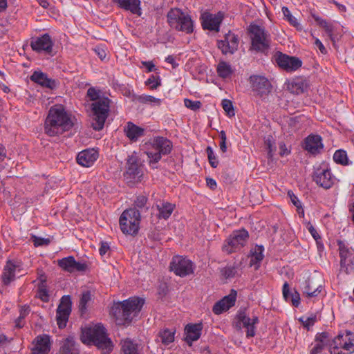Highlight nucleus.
Segmentation results:
<instances>
[{
  "mask_svg": "<svg viewBox=\"0 0 354 354\" xmlns=\"http://www.w3.org/2000/svg\"><path fill=\"white\" fill-rule=\"evenodd\" d=\"M87 96L92 101H97L99 98V93L95 88H89L87 91Z\"/></svg>",
  "mask_w": 354,
  "mask_h": 354,
  "instance_id": "0e129e2a",
  "label": "nucleus"
},
{
  "mask_svg": "<svg viewBox=\"0 0 354 354\" xmlns=\"http://www.w3.org/2000/svg\"><path fill=\"white\" fill-rule=\"evenodd\" d=\"M91 293L89 290L84 291L82 293L78 306L81 315L86 313L88 304L91 301Z\"/></svg>",
  "mask_w": 354,
  "mask_h": 354,
  "instance_id": "c03bdc74",
  "label": "nucleus"
},
{
  "mask_svg": "<svg viewBox=\"0 0 354 354\" xmlns=\"http://www.w3.org/2000/svg\"><path fill=\"white\" fill-rule=\"evenodd\" d=\"M169 268L176 275L184 277L193 274L195 266L191 260L183 256L177 255L172 258L169 263Z\"/></svg>",
  "mask_w": 354,
  "mask_h": 354,
  "instance_id": "2eb2a0df",
  "label": "nucleus"
},
{
  "mask_svg": "<svg viewBox=\"0 0 354 354\" xmlns=\"http://www.w3.org/2000/svg\"><path fill=\"white\" fill-rule=\"evenodd\" d=\"M237 272L236 268L234 266H228L224 268L223 270V275L226 278L234 277Z\"/></svg>",
  "mask_w": 354,
  "mask_h": 354,
  "instance_id": "13d9d810",
  "label": "nucleus"
},
{
  "mask_svg": "<svg viewBox=\"0 0 354 354\" xmlns=\"http://www.w3.org/2000/svg\"><path fill=\"white\" fill-rule=\"evenodd\" d=\"M283 297L286 301H290L292 305L295 307H297L300 304V295L299 293L294 290L293 292L290 291L289 284L288 282H285L283 286Z\"/></svg>",
  "mask_w": 354,
  "mask_h": 354,
  "instance_id": "2f4dec72",
  "label": "nucleus"
},
{
  "mask_svg": "<svg viewBox=\"0 0 354 354\" xmlns=\"http://www.w3.org/2000/svg\"><path fill=\"white\" fill-rule=\"evenodd\" d=\"M51 347L52 342L50 335H39L31 342L30 354H48Z\"/></svg>",
  "mask_w": 354,
  "mask_h": 354,
  "instance_id": "f3484780",
  "label": "nucleus"
},
{
  "mask_svg": "<svg viewBox=\"0 0 354 354\" xmlns=\"http://www.w3.org/2000/svg\"><path fill=\"white\" fill-rule=\"evenodd\" d=\"M69 315H70L56 313L57 323L59 328H63L66 327Z\"/></svg>",
  "mask_w": 354,
  "mask_h": 354,
  "instance_id": "4d7b16f0",
  "label": "nucleus"
},
{
  "mask_svg": "<svg viewBox=\"0 0 354 354\" xmlns=\"http://www.w3.org/2000/svg\"><path fill=\"white\" fill-rule=\"evenodd\" d=\"M119 6L125 10L130 11L133 14L140 16V0H118Z\"/></svg>",
  "mask_w": 354,
  "mask_h": 354,
  "instance_id": "473e14b6",
  "label": "nucleus"
},
{
  "mask_svg": "<svg viewBox=\"0 0 354 354\" xmlns=\"http://www.w3.org/2000/svg\"><path fill=\"white\" fill-rule=\"evenodd\" d=\"M263 251V245H256L254 249L251 250L250 266H254L255 270L260 267V263L264 257Z\"/></svg>",
  "mask_w": 354,
  "mask_h": 354,
  "instance_id": "72a5a7b5",
  "label": "nucleus"
},
{
  "mask_svg": "<svg viewBox=\"0 0 354 354\" xmlns=\"http://www.w3.org/2000/svg\"><path fill=\"white\" fill-rule=\"evenodd\" d=\"M216 72L220 77L226 79L232 75L234 71L230 64L224 61H222L218 64Z\"/></svg>",
  "mask_w": 354,
  "mask_h": 354,
  "instance_id": "4c0bfd02",
  "label": "nucleus"
},
{
  "mask_svg": "<svg viewBox=\"0 0 354 354\" xmlns=\"http://www.w3.org/2000/svg\"><path fill=\"white\" fill-rule=\"evenodd\" d=\"M175 207L176 205L173 203L160 201L158 203H156V207L158 210V218L165 220L168 219L174 210Z\"/></svg>",
  "mask_w": 354,
  "mask_h": 354,
  "instance_id": "7c9ffc66",
  "label": "nucleus"
},
{
  "mask_svg": "<svg viewBox=\"0 0 354 354\" xmlns=\"http://www.w3.org/2000/svg\"><path fill=\"white\" fill-rule=\"evenodd\" d=\"M171 149L172 143L169 139L162 136L155 137L151 143V148L146 151L149 165L157 164L162 156L170 153Z\"/></svg>",
  "mask_w": 354,
  "mask_h": 354,
  "instance_id": "423d86ee",
  "label": "nucleus"
},
{
  "mask_svg": "<svg viewBox=\"0 0 354 354\" xmlns=\"http://www.w3.org/2000/svg\"><path fill=\"white\" fill-rule=\"evenodd\" d=\"M59 354H79L73 337H68L62 342Z\"/></svg>",
  "mask_w": 354,
  "mask_h": 354,
  "instance_id": "f704fd0d",
  "label": "nucleus"
},
{
  "mask_svg": "<svg viewBox=\"0 0 354 354\" xmlns=\"http://www.w3.org/2000/svg\"><path fill=\"white\" fill-rule=\"evenodd\" d=\"M17 266L11 261H8L3 268L1 279L3 286H8L15 280V271Z\"/></svg>",
  "mask_w": 354,
  "mask_h": 354,
  "instance_id": "cd10ccee",
  "label": "nucleus"
},
{
  "mask_svg": "<svg viewBox=\"0 0 354 354\" xmlns=\"http://www.w3.org/2000/svg\"><path fill=\"white\" fill-rule=\"evenodd\" d=\"M144 175L143 165L136 155L129 156L124 177L128 184L135 185L142 181Z\"/></svg>",
  "mask_w": 354,
  "mask_h": 354,
  "instance_id": "1a4fd4ad",
  "label": "nucleus"
},
{
  "mask_svg": "<svg viewBox=\"0 0 354 354\" xmlns=\"http://www.w3.org/2000/svg\"><path fill=\"white\" fill-rule=\"evenodd\" d=\"M54 43L49 34L45 33L41 36L32 37L30 41L32 50L39 54H44L53 57Z\"/></svg>",
  "mask_w": 354,
  "mask_h": 354,
  "instance_id": "4468645a",
  "label": "nucleus"
},
{
  "mask_svg": "<svg viewBox=\"0 0 354 354\" xmlns=\"http://www.w3.org/2000/svg\"><path fill=\"white\" fill-rule=\"evenodd\" d=\"M250 83L252 91L262 99L267 97L272 91L270 82L263 76H251Z\"/></svg>",
  "mask_w": 354,
  "mask_h": 354,
  "instance_id": "dca6fc26",
  "label": "nucleus"
},
{
  "mask_svg": "<svg viewBox=\"0 0 354 354\" xmlns=\"http://www.w3.org/2000/svg\"><path fill=\"white\" fill-rule=\"evenodd\" d=\"M202 329L203 325L201 323L187 324L185 328L186 342L192 345L193 342L198 340L201 337Z\"/></svg>",
  "mask_w": 354,
  "mask_h": 354,
  "instance_id": "bb28decb",
  "label": "nucleus"
},
{
  "mask_svg": "<svg viewBox=\"0 0 354 354\" xmlns=\"http://www.w3.org/2000/svg\"><path fill=\"white\" fill-rule=\"evenodd\" d=\"M169 26L180 32L191 34L194 30V23L191 16L180 8H171L167 15Z\"/></svg>",
  "mask_w": 354,
  "mask_h": 354,
  "instance_id": "39448f33",
  "label": "nucleus"
},
{
  "mask_svg": "<svg viewBox=\"0 0 354 354\" xmlns=\"http://www.w3.org/2000/svg\"><path fill=\"white\" fill-rule=\"evenodd\" d=\"M57 265L62 270L73 273L75 272H84L88 266L84 262L77 261L73 256H68L57 261Z\"/></svg>",
  "mask_w": 354,
  "mask_h": 354,
  "instance_id": "aec40b11",
  "label": "nucleus"
},
{
  "mask_svg": "<svg viewBox=\"0 0 354 354\" xmlns=\"http://www.w3.org/2000/svg\"><path fill=\"white\" fill-rule=\"evenodd\" d=\"M264 142L268 152V158H272L275 150L274 142L270 138H266Z\"/></svg>",
  "mask_w": 354,
  "mask_h": 354,
  "instance_id": "864d4df0",
  "label": "nucleus"
},
{
  "mask_svg": "<svg viewBox=\"0 0 354 354\" xmlns=\"http://www.w3.org/2000/svg\"><path fill=\"white\" fill-rule=\"evenodd\" d=\"M236 299V291L232 290L230 293L225 296L223 299L215 303L212 308V311L216 315H220L223 312L229 310L235 304Z\"/></svg>",
  "mask_w": 354,
  "mask_h": 354,
  "instance_id": "4be33fe9",
  "label": "nucleus"
},
{
  "mask_svg": "<svg viewBox=\"0 0 354 354\" xmlns=\"http://www.w3.org/2000/svg\"><path fill=\"white\" fill-rule=\"evenodd\" d=\"M123 354H138V345L132 340L126 339L121 341Z\"/></svg>",
  "mask_w": 354,
  "mask_h": 354,
  "instance_id": "ea45409f",
  "label": "nucleus"
},
{
  "mask_svg": "<svg viewBox=\"0 0 354 354\" xmlns=\"http://www.w3.org/2000/svg\"><path fill=\"white\" fill-rule=\"evenodd\" d=\"M142 66L146 67L147 73H149L151 71H156L157 70L155 64L151 61L142 62Z\"/></svg>",
  "mask_w": 354,
  "mask_h": 354,
  "instance_id": "774afa93",
  "label": "nucleus"
},
{
  "mask_svg": "<svg viewBox=\"0 0 354 354\" xmlns=\"http://www.w3.org/2000/svg\"><path fill=\"white\" fill-rule=\"evenodd\" d=\"M282 12L284 15V17L286 19V20L294 27L297 28V29L300 27L299 23L297 21V19L292 15L289 9L283 6L281 9Z\"/></svg>",
  "mask_w": 354,
  "mask_h": 354,
  "instance_id": "8fccbe9b",
  "label": "nucleus"
},
{
  "mask_svg": "<svg viewBox=\"0 0 354 354\" xmlns=\"http://www.w3.org/2000/svg\"><path fill=\"white\" fill-rule=\"evenodd\" d=\"M279 155L281 156H288L290 153V149L287 147L284 142H280L279 145Z\"/></svg>",
  "mask_w": 354,
  "mask_h": 354,
  "instance_id": "338daca9",
  "label": "nucleus"
},
{
  "mask_svg": "<svg viewBox=\"0 0 354 354\" xmlns=\"http://www.w3.org/2000/svg\"><path fill=\"white\" fill-rule=\"evenodd\" d=\"M145 85L149 89L155 90L161 85V79L159 75H151L145 82Z\"/></svg>",
  "mask_w": 354,
  "mask_h": 354,
  "instance_id": "09e8293b",
  "label": "nucleus"
},
{
  "mask_svg": "<svg viewBox=\"0 0 354 354\" xmlns=\"http://www.w3.org/2000/svg\"><path fill=\"white\" fill-rule=\"evenodd\" d=\"M329 340V334L327 332H322L317 333L315 338V342L321 343V344L326 346Z\"/></svg>",
  "mask_w": 354,
  "mask_h": 354,
  "instance_id": "5fc2aeb1",
  "label": "nucleus"
},
{
  "mask_svg": "<svg viewBox=\"0 0 354 354\" xmlns=\"http://www.w3.org/2000/svg\"><path fill=\"white\" fill-rule=\"evenodd\" d=\"M324 148L322 137L319 135H309L304 140V149L309 153L316 156Z\"/></svg>",
  "mask_w": 354,
  "mask_h": 354,
  "instance_id": "5701e85b",
  "label": "nucleus"
},
{
  "mask_svg": "<svg viewBox=\"0 0 354 354\" xmlns=\"http://www.w3.org/2000/svg\"><path fill=\"white\" fill-rule=\"evenodd\" d=\"M313 180L318 186L328 189L334 185L335 177L332 174L328 165L322 162L314 167Z\"/></svg>",
  "mask_w": 354,
  "mask_h": 354,
  "instance_id": "9b49d317",
  "label": "nucleus"
},
{
  "mask_svg": "<svg viewBox=\"0 0 354 354\" xmlns=\"http://www.w3.org/2000/svg\"><path fill=\"white\" fill-rule=\"evenodd\" d=\"M238 320L243 327L246 328V337H253L255 335V325L259 322L258 317L254 315L251 318L247 316L245 312H241L238 315Z\"/></svg>",
  "mask_w": 354,
  "mask_h": 354,
  "instance_id": "b1692460",
  "label": "nucleus"
},
{
  "mask_svg": "<svg viewBox=\"0 0 354 354\" xmlns=\"http://www.w3.org/2000/svg\"><path fill=\"white\" fill-rule=\"evenodd\" d=\"M311 345L313 347L310 350V354H320L325 347V346L321 344V343L315 342Z\"/></svg>",
  "mask_w": 354,
  "mask_h": 354,
  "instance_id": "680f3d73",
  "label": "nucleus"
},
{
  "mask_svg": "<svg viewBox=\"0 0 354 354\" xmlns=\"http://www.w3.org/2000/svg\"><path fill=\"white\" fill-rule=\"evenodd\" d=\"M75 118L68 113L62 104H55L48 111L44 123L45 133L56 136L71 130L74 126Z\"/></svg>",
  "mask_w": 354,
  "mask_h": 354,
  "instance_id": "f257e3e1",
  "label": "nucleus"
},
{
  "mask_svg": "<svg viewBox=\"0 0 354 354\" xmlns=\"http://www.w3.org/2000/svg\"><path fill=\"white\" fill-rule=\"evenodd\" d=\"M81 340L84 344L96 346L103 351L104 354H109L112 351V342L107 337L106 329L101 324L83 328Z\"/></svg>",
  "mask_w": 354,
  "mask_h": 354,
  "instance_id": "7ed1b4c3",
  "label": "nucleus"
},
{
  "mask_svg": "<svg viewBox=\"0 0 354 354\" xmlns=\"http://www.w3.org/2000/svg\"><path fill=\"white\" fill-rule=\"evenodd\" d=\"M239 42L238 36L230 31L223 39L217 41V46L223 55H233L238 49Z\"/></svg>",
  "mask_w": 354,
  "mask_h": 354,
  "instance_id": "6ab92c4d",
  "label": "nucleus"
},
{
  "mask_svg": "<svg viewBox=\"0 0 354 354\" xmlns=\"http://www.w3.org/2000/svg\"><path fill=\"white\" fill-rule=\"evenodd\" d=\"M354 353V333L346 330L339 334L330 345V354H351Z\"/></svg>",
  "mask_w": 354,
  "mask_h": 354,
  "instance_id": "6e6552de",
  "label": "nucleus"
},
{
  "mask_svg": "<svg viewBox=\"0 0 354 354\" xmlns=\"http://www.w3.org/2000/svg\"><path fill=\"white\" fill-rule=\"evenodd\" d=\"M288 195L290 197L293 205L297 207V209L301 208V203L299 200V198L294 194V193L292 191H289L288 192Z\"/></svg>",
  "mask_w": 354,
  "mask_h": 354,
  "instance_id": "69168bd1",
  "label": "nucleus"
},
{
  "mask_svg": "<svg viewBox=\"0 0 354 354\" xmlns=\"http://www.w3.org/2000/svg\"><path fill=\"white\" fill-rule=\"evenodd\" d=\"M98 156L97 151L94 149H87L77 154V162L83 167H89L97 160Z\"/></svg>",
  "mask_w": 354,
  "mask_h": 354,
  "instance_id": "a878e982",
  "label": "nucleus"
},
{
  "mask_svg": "<svg viewBox=\"0 0 354 354\" xmlns=\"http://www.w3.org/2000/svg\"><path fill=\"white\" fill-rule=\"evenodd\" d=\"M206 152L211 167L213 168H216L218 165V161L217 160L216 156L214 154L213 149L210 146H208L206 149Z\"/></svg>",
  "mask_w": 354,
  "mask_h": 354,
  "instance_id": "3c124183",
  "label": "nucleus"
},
{
  "mask_svg": "<svg viewBox=\"0 0 354 354\" xmlns=\"http://www.w3.org/2000/svg\"><path fill=\"white\" fill-rule=\"evenodd\" d=\"M322 290L323 286L322 285L317 286L312 279L305 281L302 288L303 295L309 299L317 297Z\"/></svg>",
  "mask_w": 354,
  "mask_h": 354,
  "instance_id": "c85d7f7f",
  "label": "nucleus"
},
{
  "mask_svg": "<svg viewBox=\"0 0 354 354\" xmlns=\"http://www.w3.org/2000/svg\"><path fill=\"white\" fill-rule=\"evenodd\" d=\"M313 18L317 23L318 25L323 27L326 31V32L330 37L331 41H335V37L333 36V28L329 24L326 20L322 19L320 17L315 14H312Z\"/></svg>",
  "mask_w": 354,
  "mask_h": 354,
  "instance_id": "79ce46f5",
  "label": "nucleus"
},
{
  "mask_svg": "<svg viewBox=\"0 0 354 354\" xmlns=\"http://www.w3.org/2000/svg\"><path fill=\"white\" fill-rule=\"evenodd\" d=\"M221 105L223 110L225 111L226 114L231 117L234 115V110L232 102L231 100L227 99H224L221 102Z\"/></svg>",
  "mask_w": 354,
  "mask_h": 354,
  "instance_id": "603ef678",
  "label": "nucleus"
},
{
  "mask_svg": "<svg viewBox=\"0 0 354 354\" xmlns=\"http://www.w3.org/2000/svg\"><path fill=\"white\" fill-rule=\"evenodd\" d=\"M145 300L138 297H130L129 299L120 302L113 309L115 321L118 326H129L140 312Z\"/></svg>",
  "mask_w": 354,
  "mask_h": 354,
  "instance_id": "f03ea898",
  "label": "nucleus"
},
{
  "mask_svg": "<svg viewBox=\"0 0 354 354\" xmlns=\"http://www.w3.org/2000/svg\"><path fill=\"white\" fill-rule=\"evenodd\" d=\"M306 227L311 236L315 240L318 250L319 252H322L324 249V246L322 243L321 236L310 222L307 223Z\"/></svg>",
  "mask_w": 354,
  "mask_h": 354,
  "instance_id": "a18cd8bd",
  "label": "nucleus"
},
{
  "mask_svg": "<svg viewBox=\"0 0 354 354\" xmlns=\"http://www.w3.org/2000/svg\"><path fill=\"white\" fill-rule=\"evenodd\" d=\"M334 161L342 165H348V159L347 156V153L344 150L339 149L337 150L333 155Z\"/></svg>",
  "mask_w": 354,
  "mask_h": 354,
  "instance_id": "de8ad7c7",
  "label": "nucleus"
},
{
  "mask_svg": "<svg viewBox=\"0 0 354 354\" xmlns=\"http://www.w3.org/2000/svg\"><path fill=\"white\" fill-rule=\"evenodd\" d=\"M299 321L302 322L303 326L305 328L309 329L310 326H313L315 324L316 322V316L309 317L306 318V319L301 318Z\"/></svg>",
  "mask_w": 354,
  "mask_h": 354,
  "instance_id": "052dcab7",
  "label": "nucleus"
},
{
  "mask_svg": "<svg viewBox=\"0 0 354 354\" xmlns=\"http://www.w3.org/2000/svg\"><path fill=\"white\" fill-rule=\"evenodd\" d=\"M147 202V198L146 196H138L136 198V199L134 202V204L137 207H138L140 209H142L145 207Z\"/></svg>",
  "mask_w": 354,
  "mask_h": 354,
  "instance_id": "e2e57ef3",
  "label": "nucleus"
},
{
  "mask_svg": "<svg viewBox=\"0 0 354 354\" xmlns=\"http://www.w3.org/2000/svg\"><path fill=\"white\" fill-rule=\"evenodd\" d=\"M175 330L168 328L160 330L157 337V341L167 346L174 341Z\"/></svg>",
  "mask_w": 354,
  "mask_h": 354,
  "instance_id": "c9c22d12",
  "label": "nucleus"
},
{
  "mask_svg": "<svg viewBox=\"0 0 354 354\" xmlns=\"http://www.w3.org/2000/svg\"><path fill=\"white\" fill-rule=\"evenodd\" d=\"M341 270L346 274L354 272V249L344 241L337 240Z\"/></svg>",
  "mask_w": 354,
  "mask_h": 354,
  "instance_id": "f8f14e48",
  "label": "nucleus"
},
{
  "mask_svg": "<svg viewBox=\"0 0 354 354\" xmlns=\"http://www.w3.org/2000/svg\"><path fill=\"white\" fill-rule=\"evenodd\" d=\"M71 299L69 295H64L61 298L60 304L57 309V314L70 315L71 312Z\"/></svg>",
  "mask_w": 354,
  "mask_h": 354,
  "instance_id": "e433bc0d",
  "label": "nucleus"
},
{
  "mask_svg": "<svg viewBox=\"0 0 354 354\" xmlns=\"http://www.w3.org/2000/svg\"><path fill=\"white\" fill-rule=\"evenodd\" d=\"M124 131L127 137L131 142H136L138 138L144 136L145 129L134 124L133 122H129L124 129Z\"/></svg>",
  "mask_w": 354,
  "mask_h": 354,
  "instance_id": "c756f323",
  "label": "nucleus"
},
{
  "mask_svg": "<svg viewBox=\"0 0 354 354\" xmlns=\"http://www.w3.org/2000/svg\"><path fill=\"white\" fill-rule=\"evenodd\" d=\"M184 104L187 108L192 111H197L201 106V102L200 101H193L187 98L184 100Z\"/></svg>",
  "mask_w": 354,
  "mask_h": 354,
  "instance_id": "6e6d98bb",
  "label": "nucleus"
},
{
  "mask_svg": "<svg viewBox=\"0 0 354 354\" xmlns=\"http://www.w3.org/2000/svg\"><path fill=\"white\" fill-rule=\"evenodd\" d=\"M135 100L141 104H147L151 106H160L162 100L152 95H140L135 97Z\"/></svg>",
  "mask_w": 354,
  "mask_h": 354,
  "instance_id": "58836bf2",
  "label": "nucleus"
},
{
  "mask_svg": "<svg viewBox=\"0 0 354 354\" xmlns=\"http://www.w3.org/2000/svg\"><path fill=\"white\" fill-rule=\"evenodd\" d=\"M37 296L44 302L49 301V294L46 284V278L40 277V283L37 288Z\"/></svg>",
  "mask_w": 354,
  "mask_h": 354,
  "instance_id": "37998d69",
  "label": "nucleus"
},
{
  "mask_svg": "<svg viewBox=\"0 0 354 354\" xmlns=\"http://www.w3.org/2000/svg\"><path fill=\"white\" fill-rule=\"evenodd\" d=\"M248 32L251 40L250 50L266 54L270 48V33L263 27L252 24L248 28Z\"/></svg>",
  "mask_w": 354,
  "mask_h": 354,
  "instance_id": "20e7f679",
  "label": "nucleus"
},
{
  "mask_svg": "<svg viewBox=\"0 0 354 354\" xmlns=\"http://www.w3.org/2000/svg\"><path fill=\"white\" fill-rule=\"evenodd\" d=\"M30 79L32 82L37 83L42 87L51 90L56 88L58 86V82L54 79L49 78L46 73L41 71H34L30 75Z\"/></svg>",
  "mask_w": 354,
  "mask_h": 354,
  "instance_id": "393cba45",
  "label": "nucleus"
},
{
  "mask_svg": "<svg viewBox=\"0 0 354 354\" xmlns=\"http://www.w3.org/2000/svg\"><path fill=\"white\" fill-rule=\"evenodd\" d=\"M140 213L136 208L124 210L119 220L121 231L125 234L136 235L139 230Z\"/></svg>",
  "mask_w": 354,
  "mask_h": 354,
  "instance_id": "0eeeda50",
  "label": "nucleus"
},
{
  "mask_svg": "<svg viewBox=\"0 0 354 354\" xmlns=\"http://www.w3.org/2000/svg\"><path fill=\"white\" fill-rule=\"evenodd\" d=\"M248 238V232L245 229L233 231L225 241L223 250L227 254L235 252L246 244Z\"/></svg>",
  "mask_w": 354,
  "mask_h": 354,
  "instance_id": "ddd939ff",
  "label": "nucleus"
},
{
  "mask_svg": "<svg viewBox=\"0 0 354 354\" xmlns=\"http://www.w3.org/2000/svg\"><path fill=\"white\" fill-rule=\"evenodd\" d=\"M30 313L29 306H24L20 308L19 310V316L15 319V327L17 328H21L25 325V318Z\"/></svg>",
  "mask_w": 354,
  "mask_h": 354,
  "instance_id": "49530a36",
  "label": "nucleus"
},
{
  "mask_svg": "<svg viewBox=\"0 0 354 354\" xmlns=\"http://www.w3.org/2000/svg\"><path fill=\"white\" fill-rule=\"evenodd\" d=\"M276 62L280 68L287 72L295 71L302 65L301 60L298 57L289 56L281 53L277 57Z\"/></svg>",
  "mask_w": 354,
  "mask_h": 354,
  "instance_id": "412c9836",
  "label": "nucleus"
},
{
  "mask_svg": "<svg viewBox=\"0 0 354 354\" xmlns=\"http://www.w3.org/2000/svg\"><path fill=\"white\" fill-rule=\"evenodd\" d=\"M110 100L107 97L99 99L92 104L93 118L92 127L95 131L103 129L109 111Z\"/></svg>",
  "mask_w": 354,
  "mask_h": 354,
  "instance_id": "9d476101",
  "label": "nucleus"
},
{
  "mask_svg": "<svg viewBox=\"0 0 354 354\" xmlns=\"http://www.w3.org/2000/svg\"><path fill=\"white\" fill-rule=\"evenodd\" d=\"M32 240L35 247L47 245L50 243V240L48 239L41 238L37 236H32Z\"/></svg>",
  "mask_w": 354,
  "mask_h": 354,
  "instance_id": "bf43d9fd",
  "label": "nucleus"
},
{
  "mask_svg": "<svg viewBox=\"0 0 354 354\" xmlns=\"http://www.w3.org/2000/svg\"><path fill=\"white\" fill-rule=\"evenodd\" d=\"M223 19V14L221 12L216 14L205 12L201 15V25L204 30L218 32Z\"/></svg>",
  "mask_w": 354,
  "mask_h": 354,
  "instance_id": "a211bd4d",
  "label": "nucleus"
},
{
  "mask_svg": "<svg viewBox=\"0 0 354 354\" xmlns=\"http://www.w3.org/2000/svg\"><path fill=\"white\" fill-rule=\"evenodd\" d=\"M313 18L317 23L318 25L323 27L326 31V32L330 37L331 41H335V37L333 36V28L329 24L326 20L322 19L320 17L315 14H312Z\"/></svg>",
  "mask_w": 354,
  "mask_h": 354,
  "instance_id": "a19ab883",
  "label": "nucleus"
}]
</instances>
